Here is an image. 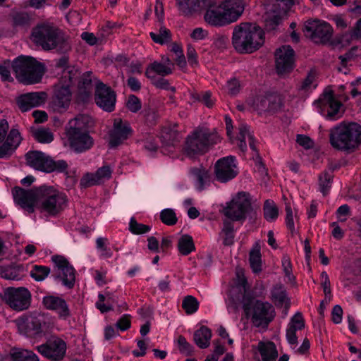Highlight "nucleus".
<instances>
[{"instance_id": "obj_21", "label": "nucleus", "mask_w": 361, "mask_h": 361, "mask_svg": "<svg viewBox=\"0 0 361 361\" xmlns=\"http://www.w3.org/2000/svg\"><path fill=\"white\" fill-rule=\"evenodd\" d=\"M253 105L260 112L274 113L281 109L282 102L278 94L266 93L257 96L254 100Z\"/></svg>"}, {"instance_id": "obj_44", "label": "nucleus", "mask_w": 361, "mask_h": 361, "mask_svg": "<svg viewBox=\"0 0 361 361\" xmlns=\"http://www.w3.org/2000/svg\"><path fill=\"white\" fill-rule=\"evenodd\" d=\"M178 249L183 255H188L195 250V243L192 236L190 235H183L178 241Z\"/></svg>"}, {"instance_id": "obj_40", "label": "nucleus", "mask_w": 361, "mask_h": 361, "mask_svg": "<svg viewBox=\"0 0 361 361\" xmlns=\"http://www.w3.org/2000/svg\"><path fill=\"white\" fill-rule=\"evenodd\" d=\"M219 236L221 239L224 245H232L234 243L235 239V231L233 223L228 220L224 221Z\"/></svg>"}, {"instance_id": "obj_59", "label": "nucleus", "mask_w": 361, "mask_h": 361, "mask_svg": "<svg viewBox=\"0 0 361 361\" xmlns=\"http://www.w3.org/2000/svg\"><path fill=\"white\" fill-rule=\"evenodd\" d=\"M285 211L286 226L293 233L295 231V225L293 220L294 215L290 204H286Z\"/></svg>"}, {"instance_id": "obj_41", "label": "nucleus", "mask_w": 361, "mask_h": 361, "mask_svg": "<svg viewBox=\"0 0 361 361\" xmlns=\"http://www.w3.org/2000/svg\"><path fill=\"white\" fill-rule=\"evenodd\" d=\"M286 13H281V11L275 8L274 10L267 12L264 16V27L266 30H275L281 23L282 16Z\"/></svg>"}, {"instance_id": "obj_48", "label": "nucleus", "mask_w": 361, "mask_h": 361, "mask_svg": "<svg viewBox=\"0 0 361 361\" xmlns=\"http://www.w3.org/2000/svg\"><path fill=\"white\" fill-rule=\"evenodd\" d=\"M279 216V209L276 204L270 200H266L264 205V216L268 221H275Z\"/></svg>"}, {"instance_id": "obj_39", "label": "nucleus", "mask_w": 361, "mask_h": 361, "mask_svg": "<svg viewBox=\"0 0 361 361\" xmlns=\"http://www.w3.org/2000/svg\"><path fill=\"white\" fill-rule=\"evenodd\" d=\"M178 131L173 126H165L164 127L160 133V139L163 145L166 146H174L175 144L178 142Z\"/></svg>"}, {"instance_id": "obj_49", "label": "nucleus", "mask_w": 361, "mask_h": 361, "mask_svg": "<svg viewBox=\"0 0 361 361\" xmlns=\"http://www.w3.org/2000/svg\"><path fill=\"white\" fill-rule=\"evenodd\" d=\"M33 137L41 143H49L54 140L53 133L49 128H41L32 132Z\"/></svg>"}, {"instance_id": "obj_42", "label": "nucleus", "mask_w": 361, "mask_h": 361, "mask_svg": "<svg viewBox=\"0 0 361 361\" xmlns=\"http://www.w3.org/2000/svg\"><path fill=\"white\" fill-rule=\"evenodd\" d=\"M261 247L258 242H256L250 251L249 262L250 267L255 274L262 271V256L260 252Z\"/></svg>"}, {"instance_id": "obj_31", "label": "nucleus", "mask_w": 361, "mask_h": 361, "mask_svg": "<svg viewBox=\"0 0 361 361\" xmlns=\"http://www.w3.org/2000/svg\"><path fill=\"white\" fill-rule=\"evenodd\" d=\"M224 16L229 24L235 22L242 15L244 7L240 0H225L220 3Z\"/></svg>"}, {"instance_id": "obj_29", "label": "nucleus", "mask_w": 361, "mask_h": 361, "mask_svg": "<svg viewBox=\"0 0 361 361\" xmlns=\"http://www.w3.org/2000/svg\"><path fill=\"white\" fill-rule=\"evenodd\" d=\"M93 126L94 121L90 116L87 114H78L68 121L66 127V133L90 132V129Z\"/></svg>"}, {"instance_id": "obj_12", "label": "nucleus", "mask_w": 361, "mask_h": 361, "mask_svg": "<svg viewBox=\"0 0 361 361\" xmlns=\"http://www.w3.org/2000/svg\"><path fill=\"white\" fill-rule=\"evenodd\" d=\"M2 300L12 310L15 311H23L27 310L32 300L30 291L24 287H9L4 290Z\"/></svg>"}, {"instance_id": "obj_54", "label": "nucleus", "mask_w": 361, "mask_h": 361, "mask_svg": "<svg viewBox=\"0 0 361 361\" xmlns=\"http://www.w3.org/2000/svg\"><path fill=\"white\" fill-rule=\"evenodd\" d=\"M150 229L149 226L138 223L133 217L130 220L129 230L133 234H144L149 232Z\"/></svg>"}, {"instance_id": "obj_45", "label": "nucleus", "mask_w": 361, "mask_h": 361, "mask_svg": "<svg viewBox=\"0 0 361 361\" xmlns=\"http://www.w3.org/2000/svg\"><path fill=\"white\" fill-rule=\"evenodd\" d=\"M23 268L20 265H11L2 269L1 276L8 280L18 281L23 277Z\"/></svg>"}, {"instance_id": "obj_6", "label": "nucleus", "mask_w": 361, "mask_h": 361, "mask_svg": "<svg viewBox=\"0 0 361 361\" xmlns=\"http://www.w3.org/2000/svg\"><path fill=\"white\" fill-rule=\"evenodd\" d=\"M243 310L247 317L256 327L267 328L276 315L273 305L269 302H264L252 298H243Z\"/></svg>"}, {"instance_id": "obj_63", "label": "nucleus", "mask_w": 361, "mask_h": 361, "mask_svg": "<svg viewBox=\"0 0 361 361\" xmlns=\"http://www.w3.org/2000/svg\"><path fill=\"white\" fill-rule=\"evenodd\" d=\"M350 214V207L347 204L341 205L336 211L337 219L341 222L345 221Z\"/></svg>"}, {"instance_id": "obj_16", "label": "nucleus", "mask_w": 361, "mask_h": 361, "mask_svg": "<svg viewBox=\"0 0 361 361\" xmlns=\"http://www.w3.org/2000/svg\"><path fill=\"white\" fill-rule=\"evenodd\" d=\"M94 100L98 106L107 112L115 109L116 96L111 87L103 82H98L96 85Z\"/></svg>"}, {"instance_id": "obj_64", "label": "nucleus", "mask_w": 361, "mask_h": 361, "mask_svg": "<svg viewBox=\"0 0 361 361\" xmlns=\"http://www.w3.org/2000/svg\"><path fill=\"white\" fill-rule=\"evenodd\" d=\"M130 316L124 314L118 320L116 326L121 331H126L130 327Z\"/></svg>"}, {"instance_id": "obj_61", "label": "nucleus", "mask_w": 361, "mask_h": 361, "mask_svg": "<svg viewBox=\"0 0 361 361\" xmlns=\"http://www.w3.org/2000/svg\"><path fill=\"white\" fill-rule=\"evenodd\" d=\"M315 80V75L313 71H310L304 80L302 82L300 89L302 90L307 91L312 87H315L314 82Z\"/></svg>"}, {"instance_id": "obj_17", "label": "nucleus", "mask_w": 361, "mask_h": 361, "mask_svg": "<svg viewBox=\"0 0 361 361\" xmlns=\"http://www.w3.org/2000/svg\"><path fill=\"white\" fill-rule=\"evenodd\" d=\"M133 133L130 123L121 118H116L112 129L109 132V145L111 148L116 147L128 139Z\"/></svg>"}, {"instance_id": "obj_11", "label": "nucleus", "mask_w": 361, "mask_h": 361, "mask_svg": "<svg viewBox=\"0 0 361 361\" xmlns=\"http://www.w3.org/2000/svg\"><path fill=\"white\" fill-rule=\"evenodd\" d=\"M63 79L54 85V94L51 100V107L54 111H60L68 107L71 100L70 86L73 77L70 71L63 72Z\"/></svg>"}, {"instance_id": "obj_19", "label": "nucleus", "mask_w": 361, "mask_h": 361, "mask_svg": "<svg viewBox=\"0 0 361 361\" xmlns=\"http://www.w3.org/2000/svg\"><path fill=\"white\" fill-rule=\"evenodd\" d=\"M238 174L235 157L228 156L219 159L215 164L216 179L221 183H226L234 178Z\"/></svg>"}, {"instance_id": "obj_3", "label": "nucleus", "mask_w": 361, "mask_h": 361, "mask_svg": "<svg viewBox=\"0 0 361 361\" xmlns=\"http://www.w3.org/2000/svg\"><path fill=\"white\" fill-rule=\"evenodd\" d=\"M18 331L28 338H41L56 326L54 317L42 312H30L16 320Z\"/></svg>"}, {"instance_id": "obj_38", "label": "nucleus", "mask_w": 361, "mask_h": 361, "mask_svg": "<svg viewBox=\"0 0 361 361\" xmlns=\"http://www.w3.org/2000/svg\"><path fill=\"white\" fill-rule=\"evenodd\" d=\"M212 331L206 326H202L194 333V341L202 349L207 348L210 345Z\"/></svg>"}, {"instance_id": "obj_9", "label": "nucleus", "mask_w": 361, "mask_h": 361, "mask_svg": "<svg viewBox=\"0 0 361 361\" xmlns=\"http://www.w3.org/2000/svg\"><path fill=\"white\" fill-rule=\"evenodd\" d=\"M25 159L29 166L45 173L53 171L62 173L68 169V164L66 161H54L49 156L40 151L27 152Z\"/></svg>"}, {"instance_id": "obj_4", "label": "nucleus", "mask_w": 361, "mask_h": 361, "mask_svg": "<svg viewBox=\"0 0 361 361\" xmlns=\"http://www.w3.org/2000/svg\"><path fill=\"white\" fill-rule=\"evenodd\" d=\"M330 143L342 150H354L361 143V126L357 123H342L331 130Z\"/></svg>"}, {"instance_id": "obj_1", "label": "nucleus", "mask_w": 361, "mask_h": 361, "mask_svg": "<svg viewBox=\"0 0 361 361\" xmlns=\"http://www.w3.org/2000/svg\"><path fill=\"white\" fill-rule=\"evenodd\" d=\"M30 38L44 51L54 50L59 54H66L71 49L69 37L61 29L49 24L37 25L32 29Z\"/></svg>"}, {"instance_id": "obj_32", "label": "nucleus", "mask_w": 361, "mask_h": 361, "mask_svg": "<svg viewBox=\"0 0 361 361\" xmlns=\"http://www.w3.org/2000/svg\"><path fill=\"white\" fill-rule=\"evenodd\" d=\"M20 142L21 137L18 130H11L5 142L0 146V159L11 156Z\"/></svg>"}, {"instance_id": "obj_47", "label": "nucleus", "mask_w": 361, "mask_h": 361, "mask_svg": "<svg viewBox=\"0 0 361 361\" xmlns=\"http://www.w3.org/2000/svg\"><path fill=\"white\" fill-rule=\"evenodd\" d=\"M149 35L154 42L160 44L168 43L171 40V35L170 30L164 26H161L159 28L157 33L151 32Z\"/></svg>"}, {"instance_id": "obj_34", "label": "nucleus", "mask_w": 361, "mask_h": 361, "mask_svg": "<svg viewBox=\"0 0 361 361\" xmlns=\"http://www.w3.org/2000/svg\"><path fill=\"white\" fill-rule=\"evenodd\" d=\"M238 147L240 149V150L242 152H245L247 150L245 139L247 137L250 149H252L253 151H257V148L255 144V138L250 132L249 126L245 123H240L238 126Z\"/></svg>"}, {"instance_id": "obj_50", "label": "nucleus", "mask_w": 361, "mask_h": 361, "mask_svg": "<svg viewBox=\"0 0 361 361\" xmlns=\"http://www.w3.org/2000/svg\"><path fill=\"white\" fill-rule=\"evenodd\" d=\"M182 307L187 314H192L197 311L199 302L195 297L187 295L183 300Z\"/></svg>"}, {"instance_id": "obj_52", "label": "nucleus", "mask_w": 361, "mask_h": 361, "mask_svg": "<svg viewBox=\"0 0 361 361\" xmlns=\"http://www.w3.org/2000/svg\"><path fill=\"white\" fill-rule=\"evenodd\" d=\"M333 175L331 172L324 171L319 177L320 191L326 195L331 188Z\"/></svg>"}, {"instance_id": "obj_27", "label": "nucleus", "mask_w": 361, "mask_h": 361, "mask_svg": "<svg viewBox=\"0 0 361 361\" xmlns=\"http://www.w3.org/2000/svg\"><path fill=\"white\" fill-rule=\"evenodd\" d=\"M253 350L258 361H276L278 357L276 346L272 341H259Z\"/></svg>"}, {"instance_id": "obj_18", "label": "nucleus", "mask_w": 361, "mask_h": 361, "mask_svg": "<svg viewBox=\"0 0 361 361\" xmlns=\"http://www.w3.org/2000/svg\"><path fill=\"white\" fill-rule=\"evenodd\" d=\"M306 31L316 43H323L329 41L333 34L331 25L325 22L315 20L308 22L305 25Z\"/></svg>"}, {"instance_id": "obj_58", "label": "nucleus", "mask_w": 361, "mask_h": 361, "mask_svg": "<svg viewBox=\"0 0 361 361\" xmlns=\"http://www.w3.org/2000/svg\"><path fill=\"white\" fill-rule=\"evenodd\" d=\"M282 267L285 276L288 279V281L293 282L295 281V276L292 273V264L290 259L288 256H283L282 258Z\"/></svg>"}, {"instance_id": "obj_36", "label": "nucleus", "mask_w": 361, "mask_h": 361, "mask_svg": "<svg viewBox=\"0 0 361 361\" xmlns=\"http://www.w3.org/2000/svg\"><path fill=\"white\" fill-rule=\"evenodd\" d=\"M172 73L173 68H170L169 66L155 61L147 66L145 71V75L149 79H154L156 75L164 77L171 74Z\"/></svg>"}, {"instance_id": "obj_10", "label": "nucleus", "mask_w": 361, "mask_h": 361, "mask_svg": "<svg viewBox=\"0 0 361 361\" xmlns=\"http://www.w3.org/2000/svg\"><path fill=\"white\" fill-rule=\"evenodd\" d=\"M54 264L52 276L58 282L68 289L74 287L75 282V270L66 257L61 255H53Z\"/></svg>"}, {"instance_id": "obj_13", "label": "nucleus", "mask_w": 361, "mask_h": 361, "mask_svg": "<svg viewBox=\"0 0 361 361\" xmlns=\"http://www.w3.org/2000/svg\"><path fill=\"white\" fill-rule=\"evenodd\" d=\"M250 208L251 202L249 194L240 192L227 204L224 209V214L234 221H244Z\"/></svg>"}, {"instance_id": "obj_43", "label": "nucleus", "mask_w": 361, "mask_h": 361, "mask_svg": "<svg viewBox=\"0 0 361 361\" xmlns=\"http://www.w3.org/2000/svg\"><path fill=\"white\" fill-rule=\"evenodd\" d=\"M10 356L13 361H39L35 353L25 349L13 348L10 351Z\"/></svg>"}, {"instance_id": "obj_35", "label": "nucleus", "mask_w": 361, "mask_h": 361, "mask_svg": "<svg viewBox=\"0 0 361 361\" xmlns=\"http://www.w3.org/2000/svg\"><path fill=\"white\" fill-rule=\"evenodd\" d=\"M271 299L277 307L285 306L288 309L290 306V300L287 296L285 287L281 284H276L271 290Z\"/></svg>"}, {"instance_id": "obj_8", "label": "nucleus", "mask_w": 361, "mask_h": 361, "mask_svg": "<svg viewBox=\"0 0 361 361\" xmlns=\"http://www.w3.org/2000/svg\"><path fill=\"white\" fill-rule=\"evenodd\" d=\"M219 142V136L207 128H197L186 140L185 152L190 157L206 152L210 146Z\"/></svg>"}, {"instance_id": "obj_5", "label": "nucleus", "mask_w": 361, "mask_h": 361, "mask_svg": "<svg viewBox=\"0 0 361 361\" xmlns=\"http://www.w3.org/2000/svg\"><path fill=\"white\" fill-rule=\"evenodd\" d=\"M11 66L16 78L26 85L39 82L46 71L44 63L28 56L17 57L12 62Z\"/></svg>"}, {"instance_id": "obj_25", "label": "nucleus", "mask_w": 361, "mask_h": 361, "mask_svg": "<svg viewBox=\"0 0 361 361\" xmlns=\"http://www.w3.org/2000/svg\"><path fill=\"white\" fill-rule=\"evenodd\" d=\"M47 94L45 92H29L20 95L17 100L19 108L26 111L45 103Z\"/></svg>"}, {"instance_id": "obj_23", "label": "nucleus", "mask_w": 361, "mask_h": 361, "mask_svg": "<svg viewBox=\"0 0 361 361\" xmlns=\"http://www.w3.org/2000/svg\"><path fill=\"white\" fill-rule=\"evenodd\" d=\"M314 104L323 106L327 111L326 117L331 120H337L341 116L340 109L341 102L335 99L332 90H326L322 97Z\"/></svg>"}, {"instance_id": "obj_56", "label": "nucleus", "mask_w": 361, "mask_h": 361, "mask_svg": "<svg viewBox=\"0 0 361 361\" xmlns=\"http://www.w3.org/2000/svg\"><path fill=\"white\" fill-rule=\"evenodd\" d=\"M126 107L130 111L137 113L142 108V102L137 96L131 94L127 100Z\"/></svg>"}, {"instance_id": "obj_22", "label": "nucleus", "mask_w": 361, "mask_h": 361, "mask_svg": "<svg viewBox=\"0 0 361 361\" xmlns=\"http://www.w3.org/2000/svg\"><path fill=\"white\" fill-rule=\"evenodd\" d=\"M71 148L77 153H82L90 149L94 143L90 132L66 133Z\"/></svg>"}, {"instance_id": "obj_37", "label": "nucleus", "mask_w": 361, "mask_h": 361, "mask_svg": "<svg viewBox=\"0 0 361 361\" xmlns=\"http://www.w3.org/2000/svg\"><path fill=\"white\" fill-rule=\"evenodd\" d=\"M190 173L195 181L197 189L200 191L204 190L205 185L210 181L209 171L205 168H192L190 169Z\"/></svg>"}, {"instance_id": "obj_15", "label": "nucleus", "mask_w": 361, "mask_h": 361, "mask_svg": "<svg viewBox=\"0 0 361 361\" xmlns=\"http://www.w3.org/2000/svg\"><path fill=\"white\" fill-rule=\"evenodd\" d=\"M43 307L55 312L62 320H67L71 316V311L66 300L59 295H47L42 298Z\"/></svg>"}, {"instance_id": "obj_57", "label": "nucleus", "mask_w": 361, "mask_h": 361, "mask_svg": "<svg viewBox=\"0 0 361 361\" xmlns=\"http://www.w3.org/2000/svg\"><path fill=\"white\" fill-rule=\"evenodd\" d=\"M12 18L15 26H24L30 22V16L25 12H17L13 15Z\"/></svg>"}, {"instance_id": "obj_30", "label": "nucleus", "mask_w": 361, "mask_h": 361, "mask_svg": "<svg viewBox=\"0 0 361 361\" xmlns=\"http://www.w3.org/2000/svg\"><path fill=\"white\" fill-rule=\"evenodd\" d=\"M220 4L218 5H210L204 16L205 22L214 27H221L229 24V21L224 16Z\"/></svg>"}, {"instance_id": "obj_51", "label": "nucleus", "mask_w": 361, "mask_h": 361, "mask_svg": "<svg viewBox=\"0 0 361 361\" xmlns=\"http://www.w3.org/2000/svg\"><path fill=\"white\" fill-rule=\"evenodd\" d=\"M50 271V268L48 267L35 265L30 271V276L37 281H42L48 276Z\"/></svg>"}, {"instance_id": "obj_33", "label": "nucleus", "mask_w": 361, "mask_h": 361, "mask_svg": "<svg viewBox=\"0 0 361 361\" xmlns=\"http://www.w3.org/2000/svg\"><path fill=\"white\" fill-rule=\"evenodd\" d=\"M178 11L185 17H190L202 7V0H176Z\"/></svg>"}, {"instance_id": "obj_24", "label": "nucleus", "mask_w": 361, "mask_h": 361, "mask_svg": "<svg viewBox=\"0 0 361 361\" xmlns=\"http://www.w3.org/2000/svg\"><path fill=\"white\" fill-rule=\"evenodd\" d=\"M112 169L109 166H103L94 173H87L80 179V184L83 188L99 185L111 178Z\"/></svg>"}, {"instance_id": "obj_2", "label": "nucleus", "mask_w": 361, "mask_h": 361, "mask_svg": "<svg viewBox=\"0 0 361 361\" xmlns=\"http://www.w3.org/2000/svg\"><path fill=\"white\" fill-rule=\"evenodd\" d=\"M264 43V30L256 24L242 23L234 27L232 44L239 54H251Z\"/></svg>"}, {"instance_id": "obj_62", "label": "nucleus", "mask_w": 361, "mask_h": 361, "mask_svg": "<svg viewBox=\"0 0 361 361\" xmlns=\"http://www.w3.org/2000/svg\"><path fill=\"white\" fill-rule=\"evenodd\" d=\"M10 66L11 63L9 61H4L3 63L0 64V75L4 81L13 80L9 71Z\"/></svg>"}, {"instance_id": "obj_14", "label": "nucleus", "mask_w": 361, "mask_h": 361, "mask_svg": "<svg viewBox=\"0 0 361 361\" xmlns=\"http://www.w3.org/2000/svg\"><path fill=\"white\" fill-rule=\"evenodd\" d=\"M44 357L53 361L61 360L66 353V342L57 336H51L45 343L36 347Z\"/></svg>"}, {"instance_id": "obj_20", "label": "nucleus", "mask_w": 361, "mask_h": 361, "mask_svg": "<svg viewBox=\"0 0 361 361\" xmlns=\"http://www.w3.org/2000/svg\"><path fill=\"white\" fill-rule=\"evenodd\" d=\"M294 53V50L289 45L282 46L276 51V68L279 74H285L293 69Z\"/></svg>"}, {"instance_id": "obj_26", "label": "nucleus", "mask_w": 361, "mask_h": 361, "mask_svg": "<svg viewBox=\"0 0 361 361\" xmlns=\"http://www.w3.org/2000/svg\"><path fill=\"white\" fill-rule=\"evenodd\" d=\"M15 202L29 213L34 212V206L36 202L37 193L30 190H26L16 187L13 192Z\"/></svg>"}, {"instance_id": "obj_55", "label": "nucleus", "mask_w": 361, "mask_h": 361, "mask_svg": "<svg viewBox=\"0 0 361 361\" xmlns=\"http://www.w3.org/2000/svg\"><path fill=\"white\" fill-rule=\"evenodd\" d=\"M177 345L179 351L184 355H189L193 352V346L189 343L183 336H179L177 339Z\"/></svg>"}, {"instance_id": "obj_53", "label": "nucleus", "mask_w": 361, "mask_h": 361, "mask_svg": "<svg viewBox=\"0 0 361 361\" xmlns=\"http://www.w3.org/2000/svg\"><path fill=\"white\" fill-rule=\"evenodd\" d=\"M160 219L168 226L175 225L178 221L176 212L172 209H164L160 213Z\"/></svg>"}, {"instance_id": "obj_46", "label": "nucleus", "mask_w": 361, "mask_h": 361, "mask_svg": "<svg viewBox=\"0 0 361 361\" xmlns=\"http://www.w3.org/2000/svg\"><path fill=\"white\" fill-rule=\"evenodd\" d=\"M96 249L99 253V257L102 259H108L113 256V252L109 247V241L108 238L99 237L96 239Z\"/></svg>"}, {"instance_id": "obj_60", "label": "nucleus", "mask_w": 361, "mask_h": 361, "mask_svg": "<svg viewBox=\"0 0 361 361\" xmlns=\"http://www.w3.org/2000/svg\"><path fill=\"white\" fill-rule=\"evenodd\" d=\"M240 89V85L238 80L233 78L228 80L226 82V90L229 94L236 95Z\"/></svg>"}, {"instance_id": "obj_7", "label": "nucleus", "mask_w": 361, "mask_h": 361, "mask_svg": "<svg viewBox=\"0 0 361 361\" xmlns=\"http://www.w3.org/2000/svg\"><path fill=\"white\" fill-rule=\"evenodd\" d=\"M67 196L53 187H41L37 192V205L41 212L55 216L65 209Z\"/></svg>"}, {"instance_id": "obj_28", "label": "nucleus", "mask_w": 361, "mask_h": 361, "mask_svg": "<svg viewBox=\"0 0 361 361\" xmlns=\"http://www.w3.org/2000/svg\"><path fill=\"white\" fill-rule=\"evenodd\" d=\"M305 328V320L300 312L295 313L290 319L286 329V339L288 343L295 349L298 344L297 331Z\"/></svg>"}]
</instances>
